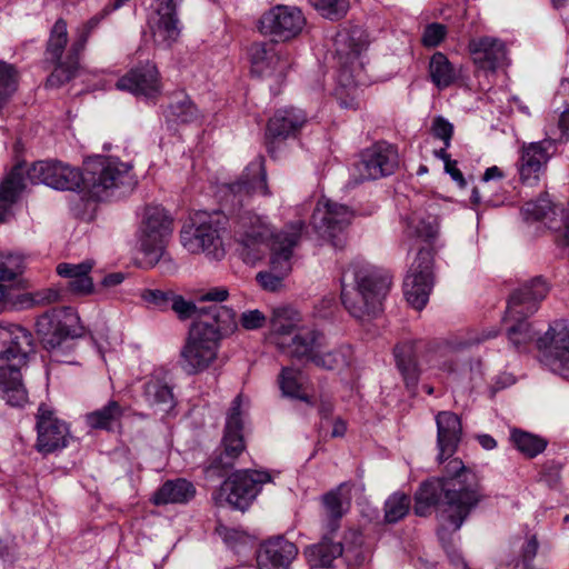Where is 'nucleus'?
Returning a JSON list of instances; mask_svg holds the SVG:
<instances>
[{
  "mask_svg": "<svg viewBox=\"0 0 569 569\" xmlns=\"http://www.w3.org/2000/svg\"><path fill=\"white\" fill-rule=\"evenodd\" d=\"M459 479L432 478L422 482L415 493V513L425 517L431 509L442 502L439 513V539L443 542L450 532L460 529L469 513L480 502L482 495H478L471 487H463Z\"/></svg>",
  "mask_w": 569,
  "mask_h": 569,
  "instance_id": "f257e3e1",
  "label": "nucleus"
},
{
  "mask_svg": "<svg viewBox=\"0 0 569 569\" xmlns=\"http://www.w3.org/2000/svg\"><path fill=\"white\" fill-rule=\"evenodd\" d=\"M209 315L212 321H196L180 349L179 366L189 376L204 372L217 361L222 336L236 327L234 313L226 307H212Z\"/></svg>",
  "mask_w": 569,
  "mask_h": 569,
  "instance_id": "f03ea898",
  "label": "nucleus"
},
{
  "mask_svg": "<svg viewBox=\"0 0 569 569\" xmlns=\"http://www.w3.org/2000/svg\"><path fill=\"white\" fill-rule=\"evenodd\" d=\"M391 276L365 261L351 262L341 276V301L347 311L365 320L381 310L388 295Z\"/></svg>",
  "mask_w": 569,
  "mask_h": 569,
  "instance_id": "7ed1b4c3",
  "label": "nucleus"
},
{
  "mask_svg": "<svg viewBox=\"0 0 569 569\" xmlns=\"http://www.w3.org/2000/svg\"><path fill=\"white\" fill-rule=\"evenodd\" d=\"M173 232V219L159 204H148L141 212L138 228V243L148 268L162 261L163 272H171L176 266L167 256V246Z\"/></svg>",
  "mask_w": 569,
  "mask_h": 569,
  "instance_id": "20e7f679",
  "label": "nucleus"
},
{
  "mask_svg": "<svg viewBox=\"0 0 569 569\" xmlns=\"http://www.w3.org/2000/svg\"><path fill=\"white\" fill-rule=\"evenodd\" d=\"M32 336L18 328L9 346L0 351V393L13 407H21L28 401V393L22 383L21 368L27 365L29 353L32 351Z\"/></svg>",
  "mask_w": 569,
  "mask_h": 569,
  "instance_id": "39448f33",
  "label": "nucleus"
},
{
  "mask_svg": "<svg viewBox=\"0 0 569 569\" xmlns=\"http://www.w3.org/2000/svg\"><path fill=\"white\" fill-rule=\"evenodd\" d=\"M305 223L301 220L287 224L270 246L269 271L257 273L258 283L268 291L281 288L284 277L292 270L293 250L298 246Z\"/></svg>",
  "mask_w": 569,
  "mask_h": 569,
  "instance_id": "423d86ee",
  "label": "nucleus"
},
{
  "mask_svg": "<svg viewBox=\"0 0 569 569\" xmlns=\"http://www.w3.org/2000/svg\"><path fill=\"white\" fill-rule=\"evenodd\" d=\"M226 220L210 216L198 226L184 227L180 232L182 247L192 254L203 253L208 259L220 261L226 257Z\"/></svg>",
  "mask_w": 569,
  "mask_h": 569,
  "instance_id": "0eeeda50",
  "label": "nucleus"
},
{
  "mask_svg": "<svg viewBox=\"0 0 569 569\" xmlns=\"http://www.w3.org/2000/svg\"><path fill=\"white\" fill-rule=\"evenodd\" d=\"M246 415L244 399L238 395L228 411L220 451L212 458L208 471L226 472L233 468L238 457L244 451L242 436L243 417Z\"/></svg>",
  "mask_w": 569,
  "mask_h": 569,
  "instance_id": "6e6552de",
  "label": "nucleus"
},
{
  "mask_svg": "<svg viewBox=\"0 0 569 569\" xmlns=\"http://www.w3.org/2000/svg\"><path fill=\"white\" fill-rule=\"evenodd\" d=\"M269 481L271 476L266 471H236L221 485L214 500L218 505L227 503L244 511L257 497L261 486Z\"/></svg>",
  "mask_w": 569,
  "mask_h": 569,
  "instance_id": "1a4fd4ad",
  "label": "nucleus"
},
{
  "mask_svg": "<svg viewBox=\"0 0 569 569\" xmlns=\"http://www.w3.org/2000/svg\"><path fill=\"white\" fill-rule=\"evenodd\" d=\"M278 233L272 232L264 218L251 211H246L237 218L233 230L234 239L241 246V254L247 262L260 259L266 241H270V247Z\"/></svg>",
  "mask_w": 569,
  "mask_h": 569,
  "instance_id": "9d476101",
  "label": "nucleus"
},
{
  "mask_svg": "<svg viewBox=\"0 0 569 569\" xmlns=\"http://www.w3.org/2000/svg\"><path fill=\"white\" fill-rule=\"evenodd\" d=\"M131 167L113 158H99L91 164L84 182L88 183L89 192L97 200L104 199L109 191L122 186L132 187L133 179L130 173Z\"/></svg>",
  "mask_w": 569,
  "mask_h": 569,
  "instance_id": "9b49d317",
  "label": "nucleus"
},
{
  "mask_svg": "<svg viewBox=\"0 0 569 569\" xmlns=\"http://www.w3.org/2000/svg\"><path fill=\"white\" fill-rule=\"evenodd\" d=\"M433 257L429 249H420L403 280L407 301L417 310L425 308L433 288Z\"/></svg>",
  "mask_w": 569,
  "mask_h": 569,
  "instance_id": "f8f14e48",
  "label": "nucleus"
},
{
  "mask_svg": "<svg viewBox=\"0 0 569 569\" xmlns=\"http://www.w3.org/2000/svg\"><path fill=\"white\" fill-rule=\"evenodd\" d=\"M353 216L347 206L321 198L313 210L311 223L321 238L339 247V236L350 226Z\"/></svg>",
  "mask_w": 569,
  "mask_h": 569,
  "instance_id": "ddd939ff",
  "label": "nucleus"
},
{
  "mask_svg": "<svg viewBox=\"0 0 569 569\" xmlns=\"http://www.w3.org/2000/svg\"><path fill=\"white\" fill-rule=\"evenodd\" d=\"M27 179L32 183H43L57 190H77L84 182V177L78 168L61 161H38L27 172Z\"/></svg>",
  "mask_w": 569,
  "mask_h": 569,
  "instance_id": "4468645a",
  "label": "nucleus"
},
{
  "mask_svg": "<svg viewBox=\"0 0 569 569\" xmlns=\"http://www.w3.org/2000/svg\"><path fill=\"white\" fill-rule=\"evenodd\" d=\"M539 347L545 348L543 363L552 372L569 379V322L555 321L539 340Z\"/></svg>",
  "mask_w": 569,
  "mask_h": 569,
  "instance_id": "2eb2a0df",
  "label": "nucleus"
},
{
  "mask_svg": "<svg viewBox=\"0 0 569 569\" xmlns=\"http://www.w3.org/2000/svg\"><path fill=\"white\" fill-rule=\"evenodd\" d=\"M305 24L306 19L300 9L281 4L271 8L259 20L260 31L277 41H288L297 37Z\"/></svg>",
  "mask_w": 569,
  "mask_h": 569,
  "instance_id": "dca6fc26",
  "label": "nucleus"
},
{
  "mask_svg": "<svg viewBox=\"0 0 569 569\" xmlns=\"http://www.w3.org/2000/svg\"><path fill=\"white\" fill-rule=\"evenodd\" d=\"M553 138L538 142L523 143L517 162L519 181L527 187H536L545 176L548 161L551 158L549 149L553 146Z\"/></svg>",
  "mask_w": 569,
  "mask_h": 569,
  "instance_id": "f3484780",
  "label": "nucleus"
},
{
  "mask_svg": "<svg viewBox=\"0 0 569 569\" xmlns=\"http://www.w3.org/2000/svg\"><path fill=\"white\" fill-rule=\"evenodd\" d=\"M393 353L407 387L413 388L419 378V359L436 365L437 346L423 340L405 341L396 346Z\"/></svg>",
  "mask_w": 569,
  "mask_h": 569,
  "instance_id": "a211bd4d",
  "label": "nucleus"
},
{
  "mask_svg": "<svg viewBox=\"0 0 569 569\" xmlns=\"http://www.w3.org/2000/svg\"><path fill=\"white\" fill-rule=\"evenodd\" d=\"M37 442L39 452L51 453L68 446L70 431L68 425L46 405H41L37 412Z\"/></svg>",
  "mask_w": 569,
  "mask_h": 569,
  "instance_id": "6ab92c4d",
  "label": "nucleus"
},
{
  "mask_svg": "<svg viewBox=\"0 0 569 569\" xmlns=\"http://www.w3.org/2000/svg\"><path fill=\"white\" fill-rule=\"evenodd\" d=\"M398 163V152L391 144L376 143L361 153V160L356 164L358 180H376L390 176Z\"/></svg>",
  "mask_w": 569,
  "mask_h": 569,
  "instance_id": "aec40b11",
  "label": "nucleus"
},
{
  "mask_svg": "<svg viewBox=\"0 0 569 569\" xmlns=\"http://www.w3.org/2000/svg\"><path fill=\"white\" fill-rule=\"evenodd\" d=\"M77 317L72 309H52L41 315L36 322V330L47 349L59 347L72 335Z\"/></svg>",
  "mask_w": 569,
  "mask_h": 569,
  "instance_id": "412c9836",
  "label": "nucleus"
},
{
  "mask_svg": "<svg viewBox=\"0 0 569 569\" xmlns=\"http://www.w3.org/2000/svg\"><path fill=\"white\" fill-rule=\"evenodd\" d=\"M116 87L119 90L128 91L136 97H143L146 99H156L162 91L159 71L150 62L130 69L118 79Z\"/></svg>",
  "mask_w": 569,
  "mask_h": 569,
  "instance_id": "4be33fe9",
  "label": "nucleus"
},
{
  "mask_svg": "<svg viewBox=\"0 0 569 569\" xmlns=\"http://www.w3.org/2000/svg\"><path fill=\"white\" fill-rule=\"evenodd\" d=\"M550 286L542 277H535L515 290L508 300V315L517 318L533 315L548 296Z\"/></svg>",
  "mask_w": 569,
  "mask_h": 569,
  "instance_id": "5701e85b",
  "label": "nucleus"
},
{
  "mask_svg": "<svg viewBox=\"0 0 569 569\" xmlns=\"http://www.w3.org/2000/svg\"><path fill=\"white\" fill-rule=\"evenodd\" d=\"M229 191L232 196V201L238 199L241 203L244 198L252 194H261L263 197H271L272 192L269 189L267 181V170L264 158L259 156L253 159L243 170L240 178L229 184Z\"/></svg>",
  "mask_w": 569,
  "mask_h": 569,
  "instance_id": "b1692460",
  "label": "nucleus"
},
{
  "mask_svg": "<svg viewBox=\"0 0 569 569\" xmlns=\"http://www.w3.org/2000/svg\"><path fill=\"white\" fill-rule=\"evenodd\" d=\"M107 13L108 10L104 9L103 12L92 17L78 29L77 38L71 46L70 64L67 68L63 64H60L56 70H53L47 80V86L60 87L74 77L79 66L78 61L80 53L84 50L90 34L98 28Z\"/></svg>",
  "mask_w": 569,
  "mask_h": 569,
  "instance_id": "393cba45",
  "label": "nucleus"
},
{
  "mask_svg": "<svg viewBox=\"0 0 569 569\" xmlns=\"http://www.w3.org/2000/svg\"><path fill=\"white\" fill-rule=\"evenodd\" d=\"M250 60L252 72L261 77L284 76L290 67L289 57L273 42L253 43Z\"/></svg>",
  "mask_w": 569,
  "mask_h": 569,
  "instance_id": "a878e982",
  "label": "nucleus"
},
{
  "mask_svg": "<svg viewBox=\"0 0 569 569\" xmlns=\"http://www.w3.org/2000/svg\"><path fill=\"white\" fill-rule=\"evenodd\" d=\"M468 50L473 63L482 70L495 71L507 59V48L498 38L483 36L470 39Z\"/></svg>",
  "mask_w": 569,
  "mask_h": 569,
  "instance_id": "bb28decb",
  "label": "nucleus"
},
{
  "mask_svg": "<svg viewBox=\"0 0 569 569\" xmlns=\"http://www.w3.org/2000/svg\"><path fill=\"white\" fill-rule=\"evenodd\" d=\"M325 345L326 338L321 332L303 325L279 350L289 357L311 361Z\"/></svg>",
  "mask_w": 569,
  "mask_h": 569,
  "instance_id": "cd10ccee",
  "label": "nucleus"
},
{
  "mask_svg": "<svg viewBox=\"0 0 569 569\" xmlns=\"http://www.w3.org/2000/svg\"><path fill=\"white\" fill-rule=\"evenodd\" d=\"M298 549L295 543L278 537L261 545L257 561L259 569H288L296 558Z\"/></svg>",
  "mask_w": 569,
  "mask_h": 569,
  "instance_id": "c85d7f7f",
  "label": "nucleus"
},
{
  "mask_svg": "<svg viewBox=\"0 0 569 569\" xmlns=\"http://www.w3.org/2000/svg\"><path fill=\"white\" fill-rule=\"evenodd\" d=\"M438 460L450 458L460 442L462 427L459 417L451 411H440L436 416Z\"/></svg>",
  "mask_w": 569,
  "mask_h": 569,
  "instance_id": "c756f323",
  "label": "nucleus"
},
{
  "mask_svg": "<svg viewBox=\"0 0 569 569\" xmlns=\"http://www.w3.org/2000/svg\"><path fill=\"white\" fill-rule=\"evenodd\" d=\"M307 120L306 112L299 108L279 109L268 122V137L272 140H286L296 137L307 123Z\"/></svg>",
  "mask_w": 569,
  "mask_h": 569,
  "instance_id": "7c9ffc66",
  "label": "nucleus"
},
{
  "mask_svg": "<svg viewBox=\"0 0 569 569\" xmlns=\"http://www.w3.org/2000/svg\"><path fill=\"white\" fill-rule=\"evenodd\" d=\"M157 21L152 34L154 41L163 47H170L180 36L179 21L174 0H158Z\"/></svg>",
  "mask_w": 569,
  "mask_h": 569,
  "instance_id": "2f4dec72",
  "label": "nucleus"
},
{
  "mask_svg": "<svg viewBox=\"0 0 569 569\" xmlns=\"http://www.w3.org/2000/svg\"><path fill=\"white\" fill-rule=\"evenodd\" d=\"M301 315L288 307L277 308L270 319V339L279 349L302 327Z\"/></svg>",
  "mask_w": 569,
  "mask_h": 569,
  "instance_id": "473e14b6",
  "label": "nucleus"
},
{
  "mask_svg": "<svg viewBox=\"0 0 569 569\" xmlns=\"http://www.w3.org/2000/svg\"><path fill=\"white\" fill-rule=\"evenodd\" d=\"M322 505L328 517V530L332 533L339 528L338 521L350 508L351 485L343 482L325 493L322 496Z\"/></svg>",
  "mask_w": 569,
  "mask_h": 569,
  "instance_id": "72a5a7b5",
  "label": "nucleus"
},
{
  "mask_svg": "<svg viewBox=\"0 0 569 569\" xmlns=\"http://www.w3.org/2000/svg\"><path fill=\"white\" fill-rule=\"evenodd\" d=\"M26 188V178L21 166H16L0 184V221L8 222L12 217V206Z\"/></svg>",
  "mask_w": 569,
  "mask_h": 569,
  "instance_id": "f704fd0d",
  "label": "nucleus"
},
{
  "mask_svg": "<svg viewBox=\"0 0 569 569\" xmlns=\"http://www.w3.org/2000/svg\"><path fill=\"white\" fill-rule=\"evenodd\" d=\"M93 263L90 260L80 263L62 262L57 266V273L67 278L68 288L76 295H89L93 291V281L90 277Z\"/></svg>",
  "mask_w": 569,
  "mask_h": 569,
  "instance_id": "c9c22d12",
  "label": "nucleus"
},
{
  "mask_svg": "<svg viewBox=\"0 0 569 569\" xmlns=\"http://www.w3.org/2000/svg\"><path fill=\"white\" fill-rule=\"evenodd\" d=\"M329 531L322 539L305 549V556L311 568H330L332 562L343 555V547L340 542H333Z\"/></svg>",
  "mask_w": 569,
  "mask_h": 569,
  "instance_id": "e433bc0d",
  "label": "nucleus"
},
{
  "mask_svg": "<svg viewBox=\"0 0 569 569\" xmlns=\"http://www.w3.org/2000/svg\"><path fill=\"white\" fill-rule=\"evenodd\" d=\"M196 489L186 479L166 481L153 495L154 505L186 503L193 498Z\"/></svg>",
  "mask_w": 569,
  "mask_h": 569,
  "instance_id": "4c0bfd02",
  "label": "nucleus"
},
{
  "mask_svg": "<svg viewBox=\"0 0 569 569\" xmlns=\"http://www.w3.org/2000/svg\"><path fill=\"white\" fill-rule=\"evenodd\" d=\"M143 398L149 407L159 412L168 413L176 405L171 387L159 379L146 382Z\"/></svg>",
  "mask_w": 569,
  "mask_h": 569,
  "instance_id": "58836bf2",
  "label": "nucleus"
},
{
  "mask_svg": "<svg viewBox=\"0 0 569 569\" xmlns=\"http://www.w3.org/2000/svg\"><path fill=\"white\" fill-rule=\"evenodd\" d=\"M124 413L123 408L118 401L110 400L100 409L91 411L84 416L86 425L92 430H113Z\"/></svg>",
  "mask_w": 569,
  "mask_h": 569,
  "instance_id": "ea45409f",
  "label": "nucleus"
},
{
  "mask_svg": "<svg viewBox=\"0 0 569 569\" xmlns=\"http://www.w3.org/2000/svg\"><path fill=\"white\" fill-rule=\"evenodd\" d=\"M429 74L432 83L442 90L458 80L460 70L449 61L446 54L436 52L429 62Z\"/></svg>",
  "mask_w": 569,
  "mask_h": 569,
  "instance_id": "a19ab883",
  "label": "nucleus"
},
{
  "mask_svg": "<svg viewBox=\"0 0 569 569\" xmlns=\"http://www.w3.org/2000/svg\"><path fill=\"white\" fill-rule=\"evenodd\" d=\"M68 42V31H67V22L63 19H58L50 32V37L47 44V60L51 61L52 63H57V67L54 70L63 64L66 68L70 64V56L71 51L69 52L68 59L66 62H61V57L64 51V48Z\"/></svg>",
  "mask_w": 569,
  "mask_h": 569,
  "instance_id": "79ce46f5",
  "label": "nucleus"
},
{
  "mask_svg": "<svg viewBox=\"0 0 569 569\" xmlns=\"http://www.w3.org/2000/svg\"><path fill=\"white\" fill-rule=\"evenodd\" d=\"M352 350L349 346H341L337 349L325 351L321 348L311 360L319 368L328 370H340L349 366Z\"/></svg>",
  "mask_w": 569,
  "mask_h": 569,
  "instance_id": "37998d69",
  "label": "nucleus"
},
{
  "mask_svg": "<svg viewBox=\"0 0 569 569\" xmlns=\"http://www.w3.org/2000/svg\"><path fill=\"white\" fill-rule=\"evenodd\" d=\"M406 233L409 237H417L423 240L433 239L438 233V223L435 217H423L421 213L413 212L405 218Z\"/></svg>",
  "mask_w": 569,
  "mask_h": 569,
  "instance_id": "c03bdc74",
  "label": "nucleus"
},
{
  "mask_svg": "<svg viewBox=\"0 0 569 569\" xmlns=\"http://www.w3.org/2000/svg\"><path fill=\"white\" fill-rule=\"evenodd\" d=\"M166 117L169 121L190 123L199 119V110L189 97L181 94L168 106Z\"/></svg>",
  "mask_w": 569,
  "mask_h": 569,
  "instance_id": "a18cd8bd",
  "label": "nucleus"
},
{
  "mask_svg": "<svg viewBox=\"0 0 569 569\" xmlns=\"http://www.w3.org/2000/svg\"><path fill=\"white\" fill-rule=\"evenodd\" d=\"M510 439L513 446L528 458L538 456L547 447L543 438L518 429L511 431Z\"/></svg>",
  "mask_w": 569,
  "mask_h": 569,
  "instance_id": "49530a36",
  "label": "nucleus"
},
{
  "mask_svg": "<svg viewBox=\"0 0 569 569\" xmlns=\"http://www.w3.org/2000/svg\"><path fill=\"white\" fill-rule=\"evenodd\" d=\"M343 547V555L348 566H359L365 561V553L362 550L363 537L359 530L349 529L345 532L343 541L340 542Z\"/></svg>",
  "mask_w": 569,
  "mask_h": 569,
  "instance_id": "de8ad7c7",
  "label": "nucleus"
},
{
  "mask_svg": "<svg viewBox=\"0 0 569 569\" xmlns=\"http://www.w3.org/2000/svg\"><path fill=\"white\" fill-rule=\"evenodd\" d=\"M305 378L300 370L291 367L282 368L280 373V388L284 396L309 401L303 392Z\"/></svg>",
  "mask_w": 569,
  "mask_h": 569,
  "instance_id": "09e8293b",
  "label": "nucleus"
},
{
  "mask_svg": "<svg viewBox=\"0 0 569 569\" xmlns=\"http://www.w3.org/2000/svg\"><path fill=\"white\" fill-rule=\"evenodd\" d=\"M60 299V291L54 288H46L33 292H24L17 296L13 305L19 309H29L38 306H47Z\"/></svg>",
  "mask_w": 569,
  "mask_h": 569,
  "instance_id": "8fccbe9b",
  "label": "nucleus"
},
{
  "mask_svg": "<svg viewBox=\"0 0 569 569\" xmlns=\"http://www.w3.org/2000/svg\"><path fill=\"white\" fill-rule=\"evenodd\" d=\"M411 499L403 492H393L385 501V520L388 523H396L403 519L410 510Z\"/></svg>",
  "mask_w": 569,
  "mask_h": 569,
  "instance_id": "3c124183",
  "label": "nucleus"
},
{
  "mask_svg": "<svg viewBox=\"0 0 569 569\" xmlns=\"http://www.w3.org/2000/svg\"><path fill=\"white\" fill-rule=\"evenodd\" d=\"M18 88V72L12 64L0 61V109L3 108Z\"/></svg>",
  "mask_w": 569,
  "mask_h": 569,
  "instance_id": "603ef678",
  "label": "nucleus"
},
{
  "mask_svg": "<svg viewBox=\"0 0 569 569\" xmlns=\"http://www.w3.org/2000/svg\"><path fill=\"white\" fill-rule=\"evenodd\" d=\"M527 317L518 316L513 318L508 315V309L506 310L505 321H513L507 331L509 340L519 348L522 345L530 342L533 339V333L530 329V325L526 321Z\"/></svg>",
  "mask_w": 569,
  "mask_h": 569,
  "instance_id": "864d4df0",
  "label": "nucleus"
},
{
  "mask_svg": "<svg viewBox=\"0 0 569 569\" xmlns=\"http://www.w3.org/2000/svg\"><path fill=\"white\" fill-rule=\"evenodd\" d=\"M550 213H555L553 206L547 193L536 201H528L521 209V214L527 221L545 220Z\"/></svg>",
  "mask_w": 569,
  "mask_h": 569,
  "instance_id": "5fc2aeb1",
  "label": "nucleus"
},
{
  "mask_svg": "<svg viewBox=\"0 0 569 569\" xmlns=\"http://www.w3.org/2000/svg\"><path fill=\"white\" fill-rule=\"evenodd\" d=\"M446 472L447 476L441 477V479H459L463 483V487H471L478 495H482L475 473L467 469L461 460H450L446 466Z\"/></svg>",
  "mask_w": 569,
  "mask_h": 569,
  "instance_id": "6e6d98bb",
  "label": "nucleus"
},
{
  "mask_svg": "<svg viewBox=\"0 0 569 569\" xmlns=\"http://www.w3.org/2000/svg\"><path fill=\"white\" fill-rule=\"evenodd\" d=\"M23 258L20 254L0 251V281L16 279L23 271Z\"/></svg>",
  "mask_w": 569,
  "mask_h": 569,
  "instance_id": "4d7b16f0",
  "label": "nucleus"
},
{
  "mask_svg": "<svg viewBox=\"0 0 569 569\" xmlns=\"http://www.w3.org/2000/svg\"><path fill=\"white\" fill-rule=\"evenodd\" d=\"M325 18L335 20L343 17L349 9V0H310Z\"/></svg>",
  "mask_w": 569,
  "mask_h": 569,
  "instance_id": "13d9d810",
  "label": "nucleus"
},
{
  "mask_svg": "<svg viewBox=\"0 0 569 569\" xmlns=\"http://www.w3.org/2000/svg\"><path fill=\"white\" fill-rule=\"evenodd\" d=\"M169 307L181 320L198 318L201 313V310L192 301L186 300L180 295H172Z\"/></svg>",
  "mask_w": 569,
  "mask_h": 569,
  "instance_id": "bf43d9fd",
  "label": "nucleus"
},
{
  "mask_svg": "<svg viewBox=\"0 0 569 569\" xmlns=\"http://www.w3.org/2000/svg\"><path fill=\"white\" fill-rule=\"evenodd\" d=\"M431 133L435 138L440 139L446 148L450 147L453 134V124L441 116L432 120Z\"/></svg>",
  "mask_w": 569,
  "mask_h": 569,
  "instance_id": "052dcab7",
  "label": "nucleus"
},
{
  "mask_svg": "<svg viewBox=\"0 0 569 569\" xmlns=\"http://www.w3.org/2000/svg\"><path fill=\"white\" fill-rule=\"evenodd\" d=\"M173 292L162 291L158 289H146L141 293V298L154 308L164 310L169 308Z\"/></svg>",
  "mask_w": 569,
  "mask_h": 569,
  "instance_id": "680f3d73",
  "label": "nucleus"
},
{
  "mask_svg": "<svg viewBox=\"0 0 569 569\" xmlns=\"http://www.w3.org/2000/svg\"><path fill=\"white\" fill-rule=\"evenodd\" d=\"M447 28L441 23H430L425 28L422 43L426 47L433 48L439 46L446 38Z\"/></svg>",
  "mask_w": 569,
  "mask_h": 569,
  "instance_id": "e2e57ef3",
  "label": "nucleus"
},
{
  "mask_svg": "<svg viewBox=\"0 0 569 569\" xmlns=\"http://www.w3.org/2000/svg\"><path fill=\"white\" fill-rule=\"evenodd\" d=\"M241 326L247 330H254L263 327L266 322L264 315L259 310H249L241 315Z\"/></svg>",
  "mask_w": 569,
  "mask_h": 569,
  "instance_id": "0e129e2a",
  "label": "nucleus"
},
{
  "mask_svg": "<svg viewBox=\"0 0 569 569\" xmlns=\"http://www.w3.org/2000/svg\"><path fill=\"white\" fill-rule=\"evenodd\" d=\"M229 297L228 289L224 287L210 288L200 295V301L222 302Z\"/></svg>",
  "mask_w": 569,
  "mask_h": 569,
  "instance_id": "69168bd1",
  "label": "nucleus"
},
{
  "mask_svg": "<svg viewBox=\"0 0 569 569\" xmlns=\"http://www.w3.org/2000/svg\"><path fill=\"white\" fill-rule=\"evenodd\" d=\"M537 551H538V541L535 537H532L527 541L526 547L523 549L522 558H523V566L526 569H533L531 567V561L536 557Z\"/></svg>",
  "mask_w": 569,
  "mask_h": 569,
  "instance_id": "338daca9",
  "label": "nucleus"
},
{
  "mask_svg": "<svg viewBox=\"0 0 569 569\" xmlns=\"http://www.w3.org/2000/svg\"><path fill=\"white\" fill-rule=\"evenodd\" d=\"M558 129L560 130L559 138H555V141H566L569 139V107L560 114L558 121Z\"/></svg>",
  "mask_w": 569,
  "mask_h": 569,
  "instance_id": "774afa93",
  "label": "nucleus"
}]
</instances>
